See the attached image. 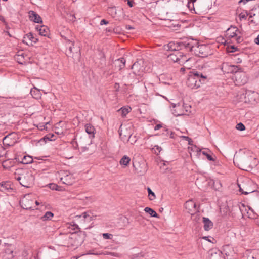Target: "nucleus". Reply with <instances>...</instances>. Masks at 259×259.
Listing matches in <instances>:
<instances>
[{"mask_svg":"<svg viewBox=\"0 0 259 259\" xmlns=\"http://www.w3.org/2000/svg\"><path fill=\"white\" fill-rule=\"evenodd\" d=\"M255 223L259 226V218H257L256 221H255Z\"/></svg>","mask_w":259,"mask_h":259,"instance_id":"nucleus-57","label":"nucleus"},{"mask_svg":"<svg viewBox=\"0 0 259 259\" xmlns=\"http://www.w3.org/2000/svg\"><path fill=\"white\" fill-rule=\"evenodd\" d=\"M247 213L248 214V217L252 219H254L255 221L258 218L257 214H256L255 212L251 213L249 212H247Z\"/></svg>","mask_w":259,"mask_h":259,"instance_id":"nucleus-43","label":"nucleus"},{"mask_svg":"<svg viewBox=\"0 0 259 259\" xmlns=\"http://www.w3.org/2000/svg\"><path fill=\"white\" fill-rule=\"evenodd\" d=\"M258 99V93L251 90H247L245 94V102L253 104L256 102Z\"/></svg>","mask_w":259,"mask_h":259,"instance_id":"nucleus-11","label":"nucleus"},{"mask_svg":"<svg viewBox=\"0 0 259 259\" xmlns=\"http://www.w3.org/2000/svg\"><path fill=\"white\" fill-rule=\"evenodd\" d=\"M248 209H249V211L248 212H251V213H253V212H254L253 209H252L251 208L248 207Z\"/></svg>","mask_w":259,"mask_h":259,"instance_id":"nucleus-56","label":"nucleus"},{"mask_svg":"<svg viewBox=\"0 0 259 259\" xmlns=\"http://www.w3.org/2000/svg\"><path fill=\"white\" fill-rule=\"evenodd\" d=\"M222 69H224V71L227 73H235V83L238 85H244L248 81L245 73L238 71L237 66L230 65L228 63H223Z\"/></svg>","mask_w":259,"mask_h":259,"instance_id":"nucleus-3","label":"nucleus"},{"mask_svg":"<svg viewBox=\"0 0 259 259\" xmlns=\"http://www.w3.org/2000/svg\"><path fill=\"white\" fill-rule=\"evenodd\" d=\"M226 37L227 39L234 38L237 43L243 41V38L240 31L235 26H231L226 31Z\"/></svg>","mask_w":259,"mask_h":259,"instance_id":"nucleus-6","label":"nucleus"},{"mask_svg":"<svg viewBox=\"0 0 259 259\" xmlns=\"http://www.w3.org/2000/svg\"><path fill=\"white\" fill-rule=\"evenodd\" d=\"M162 126V125L160 124H157L155 127H154V130H158L159 129H160V128H161Z\"/></svg>","mask_w":259,"mask_h":259,"instance_id":"nucleus-52","label":"nucleus"},{"mask_svg":"<svg viewBox=\"0 0 259 259\" xmlns=\"http://www.w3.org/2000/svg\"><path fill=\"white\" fill-rule=\"evenodd\" d=\"M209 259H224L223 257V253L217 249H212L210 251Z\"/></svg>","mask_w":259,"mask_h":259,"instance_id":"nucleus-18","label":"nucleus"},{"mask_svg":"<svg viewBox=\"0 0 259 259\" xmlns=\"http://www.w3.org/2000/svg\"><path fill=\"white\" fill-rule=\"evenodd\" d=\"M155 151V152L156 153L157 152L158 153H159L161 150H162V148L161 147L158 146V145H156L154 146V148H153Z\"/></svg>","mask_w":259,"mask_h":259,"instance_id":"nucleus-47","label":"nucleus"},{"mask_svg":"<svg viewBox=\"0 0 259 259\" xmlns=\"http://www.w3.org/2000/svg\"><path fill=\"white\" fill-rule=\"evenodd\" d=\"M26 56L23 52H18V54L15 56V59L18 63L23 64L25 62V57Z\"/></svg>","mask_w":259,"mask_h":259,"instance_id":"nucleus-25","label":"nucleus"},{"mask_svg":"<svg viewBox=\"0 0 259 259\" xmlns=\"http://www.w3.org/2000/svg\"><path fill=\"white\" fill-rule=\"evenodd\" d=\"M208 74L205 72L195 71L192 72L188 76L186 84L191 89H197L202 84H204L208 81Z\"/></svg>","mask_w":259,"mask_h":259,"instance_id":"nucleus-2","label":"nucleus"},{"mask_svg":"<svg viewBox=\"0 0 259 259\" xmlns=\"http://www.w3.org/2000/svg\"><path fill=\"white\" fill-rule=\"evenodd\" d=\"M15 179L23 187L29 188L34 183V178L31 170H25L15 176Z\"/></svg>","mask_w":259,"mask_h":259,"instance_id":"nucleus-5","label":"nucleus"},{"mask_svg":"<svg viewBox=\"0 0 259 259\" xmlns=\"http://www.w3.org/2000/svg\"><path fill=\"white\" fill-rule=\"evenodd\" d=\"M147 190L148 192L149 199L150 200H154L156 198L154 193L151 190V189L150 188H148Z\"/></svg>","mask_w":259,"mask_h":259,"instance_id":"nucleus-37","label":"nucleus"},{"mask_svg":"<svg viewBox=\"0 0 259 259\" xmlns=\"http://www.w3.org/2000/svg\"><path fill=\"white\" fill-rule=\"evenodd\" d=\"M131 136H132L131 135L129 136L128 139V141H130V138H131Z\"/></svg>","mask_w":259,"mask_h":259,"instance_id":"nucleus-63","label":"nucleus"},{"mask_svg":"<svg viewBox=\"0 0 259 259\" xmlns=\"http://www.w3.org/2000/svg\"><path fill=\"white\" fill-rule=\"evenodd\" d=\"M144 211L149 213L151 217H154V218H158V214L155 211H154L153 209H152L151 208L146 207L144 209Z\"/></svg>","mask_w":259,"mask_h":259,"instance_id":"nucleus-32","label":"nucleus"},{"mask_svg":"<svg viewBox=\"0 0 259 259\" xmlns=\"http://www.w3.org/2000/svg\"><path fill=\"white\" fill-rule=\"evenodd\" d=\"M61 180L63 183L67 185H71L73 182V178L71 175H67L64 177L61 178Z\"/></svg>","mask_w":259,"mask_h":259,"instance_id":"nucleus-22","label":"nucleus"},{"mask_svg":"<svg viewBox=\"0 0 259 259\" xmlns=\"http://www.w3.org/2000/svg\"><path fill=\"white\" fill-rule=\"evenodd\" d=\"M143 61L141 60L135 62L132 66L133 72L135 75H141L144 71V67L143 65Z\"/></svg>","mask_w":259,"mask_h":259,"instance_id":"nucleus-10","label":"nucleus"},{"mask_svg":"<svg viewBox=\"0 0 259 259\" xmlns=\"http://www.w3.org/2000/svg\"><path fill=\"white\" fill-rule=\"evenodd\" d=\"M224 259H236V254L233 247L230 245H226L223 246V250L221 251Z\"/></svg>","mask_w":259,"mask_h":259,"instance_id":"nucleus-9","label":"nucleus"},{"mask_svg":"<svg viewBox=\"0 0 259 259\" xmlns=\"http://www.w3.org/2000/svg\"><path fill=\"white\" fill-rule=\"evenodd\" d=\"M198 43L193 42V40L187 41H171L164 46L165 50L167 51H179L181 50H186L187 51H192L193 49L196 46L198 47Z\"/></svg>","mask_w":259,"mask_h":259,"instance_id":"nucleus-4","label":"nucleus"},{"mask_svg":"<svg viewBox=\"0 0 259 259\" xmlns=\"http://www.w3.org/2000/svg\"><path fill=\"white\" fill-rule=\"evenodd\" d=\"M233 162L240 169L250 171L257 165L256 158L252 156L250 153H239L234 155Z\"/></svg>","mask_w":259,"mask_h":259,"instance_id":"nucleus-1","label":"nucleus"},{"mask_svg":"<svg viewBox=\"0 0 259 259\" xmlns=\"http://www.w3.org/2000/svg\"><path fill=\"white\" fill-rule=\"evenodd\" d=\"M72 143H73V144L75 143L76 145V147L78 146L77 143H76V142L73 141Z\"/></svg>","mask_w":259,"mask_h":259,"instance_id":"nucleus-61","label":"nucleus"},{"mask_svg":"<svg viewBox=\"0 0 259 259\" xmlns=\"http://www.w3.org/2000/svg\"><path fill=\"white\" fill-rule=\"evenodd\" d=\"M36 29L39 32V33L40 35L46 36L48 35L49 33V29L44 25H42L40 26H37L36 27Z\"/></svg>","mask_w":259,"mask_h":259,"instance_id":"nucleus-23","label":"nucleus"},{"mask_svg":"<svg viewBox=\"0 0 259 259\" xmlns=\"http://www.w3.org/2000/svg\"><path fill=\"white\" fill-rule=\"evenodd\" d=\"M168 57L171 58L172 60H173L174 62H179L180 60V59L179 57H181L182 58L183 57V55H182V53L180 52H177V54L173 55V54H170Z\"/></svg>","mask_w":259,"mask_h":259,"instance_id":"nucleus-29","label":"nucleus"},{"mask_svg":"<svg viewBox=\"0 0 259 259\" xmlns=\"http://www.w3.org/2000/svg\"><path fill=\"white\" fill-rule=\"evenodd\" d=\"M38 41V39L34 37L33 36V38H31V42H34V43H36L37 41Z\"/></svg>","mask_w":259,"mask_h":259,"instance_id":"nucleus-54","label":"nucleus"},{"mask_svg":"<svg viewBox=\"0 0 259 259\" xmlns=\"http://www.w3.org/2000/svg\"><path fill=\"white\" fill-rule=\"evenodd\" d=\"M182 138L185 140L188 141L189 142V144H190V141H192L191 139L189 137L183 136H182Z\"/></svg>","mask_w":259,"mask_h":259,"instance_id":"nucleus-50","label":"nucleus"},{"mask_svg":"<svg viewBox=\"0 0 259 259\" xmlns=\"http://www.w3.org/2000/svg\"><path fill=\"white\" fill-rule=\"evenodd\" d=\"M125 59L124 58H120L115 60V65L119 70L123 68L125 65Z\"/></svg>","mask_w":259,"mask_h":259,"instance_id":"nucleus-20","label":"nucleus"},{"mask_svg":"<svg viewBox=\"0 0 259 259\" xmlns=\"http://www.w3.org/2000/svg\"><path fill=\"white\" fill-rule=\"evenodd\" d=\"M181 71H185V69H184V68H181Z\"/></svg>","mask_w":259,"mask_h":259,"instance_id":"nucleus-60","label":"nucleus"},{"mask_svg":"<svg viewBox=\"0 0 259 259\" xmlns=\"http://www.w3.org/2000/svg\"><path fill=\"white\" fill-rule=\"evenodd\" d=\"M108 13L112 17L114 18L117 15V9L115 7H109L107 9Z\"/></svg>","mask_w":259,"mask_h":259,"instance_id":"nucleus-33","label":"nucleus"},{"mask_svg":"<svg viewBox=\"0 0 259 259\" xmlns=\"http://www.w3.org/2000/svg\"><path fill=\"white\" fill-rule=\"evenodd\" d=\"M76 219H81L82 220L85 221L86 220L88 222L91 221V217L87 212L82 213L81 215H76L75 217Z\"/></svg>","mask_w":259,"mask_h":259,"instance_id":"nucleus-27","label":"nucleus"},{"mask_svg":"<svg viewBox=\"0 0 259 259\" xmlns=\"http://www.w3.org/2000/svg\"><path fill=\"white\" fill-rule=\"evenodd\" d=\"M72 144H73V146L74 147H75V148H77V147H76V145H74V144H73V143H72Z\"/></svg>","mask_w":259,"mask_h":259,"instance_id":"nucleus-62","label":"nucleus"},{"mask_svg":"<svg viewBox=\"0 0 259 259\" xmlns=\"http://www.w3.org/2000/svg\"><path fill=\"white\" fill-rule=\"evenodd\" d=\"M85 130L90 137L91 138L94 137L95 129L94 127L91 124H87L85 125Z\"/></svg>","mask_w":259,"mask_h":259,"instance_id":"nucleus-21","label":"nucleus"},{"mask_svg":"<svg viewBox=\"0 0 259 259\" xmlns=\"http://www.w3.org/2000/svg\"><path fill=\"white\" fill-rule=\"evenodd\" d=\"M30 94L35 99H39L40 97L41 93L39 90L36 88H34L30 91Z\"/></svg>","mask_w":259,"mask_h":259,"instance_id":"nucleus-30","label":"nucleus"},{"mask_svg":"<svg viewBox=\"0 0 259 259\" xmlns=\"http://www.w3.org/2000/svg\"><path fill=\"white\" fill-rule=\"evenodd\" d=\"M134 1L132 0H128L127 2V4L130 7H132L134 6Z\"/></svg>","mask_w":259,"mask_h":259,"instance_id":"nucleus-49","label":"nucleus"},{"mask_svg":"<svg viewBox=\"0 0 259 259\" xmlns=\"http://www.w3.org/2000/svg\"><path fill=\"white\" fill-rule=\"evenodd\" d=\"M3 257L4 259H12L16 255V252L14 251V247L12 245H9L3 253Z\"/></svg>","mask_w":259,"mask_h":259,"instance_id":"nucleus-12","label":"nucleus"},{"mask_svg":"<svg viewBox=\"0 0 259 259\" xmlns=\"http://www.w3.org/2000/svg\"><path fill=\"white\" fill-rule=\"evenodd\" d=\"M50 188L52 190H58V186L55 184H50Z\"/></svg>","mask_w":259,"mask_h":259,"instance_id":"nucleus-46","label":"nucleus"},{"mask_svg":"<svg viewBox=\"0 0 259 259\" xmlns=\"http://www.w3.org/2000/svg\"><path fill=\"white\" fill-rule=\"evenodd\" d=\"M29 19L35 23H42V20L41 17L33 11L29 12Z\"/></svg>","mask_w":259,"mask_h":259,"instance_id":"nucleus-17","label":"nucleus"},{"mask_svg":"<svg viewBox=\"0 0 259 259\" xmlns=\"http://www.w3.org/2000/svg\"><path fill=\"white\" fill-rule=\"evenodd\" d=\"M109 23V22L108 21H107L105 19H102L101 21H100V25H106L107 24Z\"/></svg>","mask_w":259,"mask_h":259,"instance_id":"nucleus-48","label":"nucleus"},{"mask_svg":"<svg viewBox=\"0 0 259 259\" xmlns=\"http://www.w3.org/2000/svg\"><path fill=\"white\" fill-rule=\"evenodd\" d=\"M131 158L126 155H124L120 160V164L122 165L127 166L130 163Z\"/></svg>","mask_w":259,"mask_h":259,"instance_id":"nucleus-31","label":"nucleus"},{"mask_svg":"<svg viewBox=\"0 0 259 259\" xmlns=\"http://www.w3.org/2000/svg\"><path fill=\"white\" fill-rule=\"evenodd\" d=\"M241 259H259V254L255 250H247L243 253Z\"/></svg>","mask_w":259,"mask_h":259,"instance_id":"nucleus-13","label":"nucleus"},{"mask_svg":"<svg viewBox=\"0 0 259 259\" xmlns=\"http://www.w3.org/2000/svg\"><path fill=\"white\" fill-rule=\"evenodd\" d=\"M238 187L239 188V191L242 193V194L247 195L251 193H253L255 192L254 190L251 189L249 188L245 187L244 185H243V187H241L240 184H238Z\"/></svg>","mask_w":259,"mask_h":259,"instance_id":"nucleus-24","label":"nucleus"},{"mask_svg":"<svg viewBox=\"0 0 259 259\" xmlns=\"http://www.w3.org/2000/svg\"><path fill=\"white\" fill-rule=\"evenodd\" d=\"M204 229L205 231L210 230L213 227V223L207 218H203Z\"/></svg>","mask_w":259,"mask_h":259,"instance_id":"nucleus-19","label":"nucleus"},{"mask_svg":"<svg viewBox=\"0 0 259 259\" xmlns=\"http://www.w3.org/2000/svg\"><path fill=\"white\" fill-rule=\"evenodd\" d=\"M103 237L105 239H110L112 237V235L109 233H104L103 234Z\"/></svg>","mask_w":259,"mask_h":259,"instance_id":"nucleus-45","label":"nucleus"},{"mask_svg":"<svg viewBox=\"0 0 259 259\" xmlns=\"http://www.w3.org/2000/svg\"><path fill=\"white\" fill-rule=\"evenodd\" d=\"M249 19L251 18L250 22L256 25H259V11L255 10L249 12L248 14Z\"/></svg>","mask_w":259,"mask_h":259,"instance_id":"nucleus-15","label":"nucleus"},{"mask_svg":"<svg viewBox=\"0 0 259 259\" xmlns=\"http://www.w3.org/2000/svg\"><path fill=\"white\" fill-rule=\"evenodd\" d=\"M35 204H36V205H39V203H38V201H35Z\"/></svg>","mask_w":259,"mask_h":259,"instance_id":"nucleus-59","label":"nucleus"},{"mask_svg":"<svg viewBox=\"0 0 259 259\" xmlns=\"http://www.w3.org/2000/svg\"><path fill=\"white\" fill-rule=\"evenodd\" d=\"M114 254V253H112V252H109V253H107V254H110V255H113Z\"/></svg>","mask_w":259,"mask_h":259,"instance_id":"nucleus-58","label":"nucleus"},{"mask_svg":"<svg viewBox=\"0 0 259 259\" xmlns=\"http://www.w3.org/2000/svg\"><path fill=\"white\" fill-rule=\"evenodd\" d=\"M196 0H188L187 6L190 9V10L192 11V10H195L194 8V2H195Z\"/></svg>","mask_w":259,"mask_h":259,"instance_id":"nucleus-40","label":"nucleus"},{"mask_svg":"<svg viewBox=\"0 0 259 259\" xmlns=\"http://www.w3.org/2000/svg\"><path fill=\"white\" fill-rule=\"evenodd\" d=\"M0 20L3 21V22H5V18L3 16L0 15Z\"/></svg>","mask_w":259,"mask_h":259,"instance_id":"nucleus-55","label":"nucleus"},{"mask_svg":"<svg viewBox=\"0 0 259 259\" xmlns=\"http://www.w3.org/2000/svg\"><path fill=\"white\" fill-rule=\"evenodd\" d=\"M120 110L121 111V114L123 116H126L130 111L131 110V108H121Z\"/></svg>","mask_w":259,"mask_h":259,"instance_id":"nucleus-38","label":"nucleus"},{"mask_svg":"<svg viewBox=\"0 0 259 259\" xmlns=\"http://www.w3.org/2000/svg\"><path fill=\"white\" fill-rule=\"evenodd\" d=\"M161 135L165 139L168 138L169 137L172 139L175 138V133L165 127L164 128L163 132Z\"/></svg>","mask_w":259,"mask_h":259,"instance_id":"nucleus-26","label":"nucleus"},{"mask_svg":"<svg viewBox=\"0 0 259 259\" xmlns=\"http://www.w3.org/2000/svg\"><path fill=\"white\" fill-rule=\"evenodd\" d=\"M202 153L205 155L207 158V159L209 161H214L215 160V158L212 156L210 154L207 153L206 151H202Z\"/></svg>","mask_w":259,"mask_h":259,"instance_id":"nucleus-41","label":"nucleus"},{"mask_svg":"<svg viewBox=\"0 0 259 259\" xmlns=\"http://www.w3.org/2000/svg\"><path fill=\"white\" fill-rule=\"evenodd\" d=\"M54 214L51 211H47L45 214L41 217V219L43 221L50 220L53 217Z\"/></svg>","mask_w":259,"mask_h":259,"instance_id":"nucleus-35","label":"nucleus"},{"mask_svg":"<svg viewBox=\"0 0 259 259\" xmlns=\"http://www.w3.org/2000/svg\"><path fill=\"white\" fill-rule=\"evenodd\" d=\"M53 137H54V135L53 134H48L45 136L42 139L45 142H47V141L53 140L54 139H52Z\"/></svg>","mask_w":259,"mask_h":259,"instance_id":"nucleus-39","label":"nucleus"},{"mask_svg":"<svg viewBox=\"0 0 259 259\" xmlns=\"http://www.w3.org/2000/svg\"><path fill=\"white\" fill-rule=\"evenodd\" d=\"M197 151L198 152H200V151H201V150H200V149H199V150L198 149V150H197Z\"/></svg>","mask_w":259,"mask_h":259,"instance_id":"nucleus-64","label":"nucleus"},{"mask_svg":"<svg viewBox=\"0 0 259 259\" xmlns=\"http://www.w3.org/2000/svg\"><path fill=\"white\" fill-rule=\"evenodd\" d=\"M73 224H69V226H68V228H71L72 230L74 231H77L79 229V228L78 227V225L74 223L73 222Z\"/></svg>","mask_w":259,"mask_h":259,"instance_id":"nucleus-42","label":"nucleus"},{"mask_svg":"<svg viewBox=\"0 0 259 259\" xmlns=\"http://www.w3.org/2000/svg\"><path fill=\"white\" fill-rule=\"evenodd\" d=\"M33 158L31 156L27 155L24 156L21 162L24 164H28L32 163Z\"/></svg>","mask_w":259,"mask_h":259,"instance_id":"nucleus-34","label":"nucleus"},{"mask_svg":"<svg viewBox=\"0 0 259 259\" xmlns=\"http://www.w3.org/2000/svg\"><path fill=\"white\" fill-rule=\"evenodd\" d=\"M190 107H191L190 106H185V111H182L181 112H178L177 111H176V110H178L179 108H180V106H177L176 107V109L175 110V116H181V115H184V114H186L187 112H190V110H189V109L190 108Z\"/></svg>","mask_w":259,"mask_h":259,"instance_id":"nucleus-28","label":"nucleus"},{"mask_svg":"<svg viewBox=\"0 0 259 259\" xmlns=\"http://www.w3.org/2000/svg\"><path fill=\"white\" fill-rule=\"evenodd\" d=\"M236 128L238 130L240 131H244L245 129V127L244 125L242 123H241V122H240V123H238L236 125Z\"/></svg>","mask_w":259,"mask_h":259,"instance_id":"nucleus-44","label":"nucleus"},{"mask_svg":"<svg viewBox=\"0 0 259 259\" xmlns=\"http://www.w3.org/2000/svg\"><path fill=\"white\" fill-rule=\"evenodd\" d=\"M231 49H232V50H228V52H234L237 50V48L235 47L234 46H231Z\"/></svg>","mask_w":259,"mask_h":259,"instance_id":"nucleus-51","label":"nucleus"},{"mask_svg":"<svg viewBox=\"0 0 259 259\" xmlns=\"http://www.w3.org/2000/svg\"><path fill=\"white\" fill-rule=\"evenodd\" d=\"M185 207L187 210V212L191 215L194 214L197 211L196 203L191 200L186 202Z\"/></svg>","mask_w":259,"mask_h":259,"instance_id":"nucleus-14","label":"nucleus"},{"mask_svg":"<svg viewBox=\"0 0 259 259\" xmlns=\"http://www.w3.org/2000/svg\"><path fill=\"white\" fill-rule=\"evenodd\" d=\"M13 188L10 182H3L0 183V191L4 193L12 192Z\"/></svg>","mask_w":259,"mask_h":259,"instance_id":"nucleus-16","label":"nucleus"},{"mask_svg":"<svg viewBox=\"0 0 259 259\" xmlns=\"http://www.w3.org/2000/svg\"><path fill=\"white\" fill-rule=\"evenodd\" d=\"M74 41L69 40L66 39L65 42V46L66 48V54L67 56L70 57L72 58L74 57V55L75 53L77 54L78 51H79L78 48H75L74 46Z\"/></svg>","mask_w":259,"mask_h":259,"instance_id":"nucleus-8","label":"nucleus"},{"mask_svg":"<svg viewBox=\"0 0 259 259\" xmlns=\"http://www.w3.org/2000/svg\"><path fill=\"white\" fill-rule=\"evenodd\" d=\"M34 201L31 198L30 194H26L20 201L21 206L25 209H34Z\"/></svg>","mask_w":259,"mask_h":259,"instance_id":"nucleus-7","label":"nucleus"},{"mask_svg":"<svg viewBox=\"0 0 259 259\" xmlns=\"http://www.w3.org/2000/svg\"><path fill=\"white\" fill-rule=\"evenodd\" d=\"M31 38H33V34L32 33H28L26 35H25L23 39V42L24 44H26L27 45H28V43L27 42V40H29L31 41Z\"/></svg>","mask_w":259,"mask_h":259,"instance_id":"nucleus-36","label":"nucleus"},{"mask_svg":"<svg viewBox=\"0 0 259 259\" xmlns=\"http://www.w3.org/2000/svg\"><path fill=\"white\" fill-rule=\"evenodd\" d=\"M254 42L257 45H259V34L257 37L254 39Z\"/></svg>","mask_w":259,"mask_h":259,"instance_id":"nucleus-53","label":"nucleus"}]
</instances>
